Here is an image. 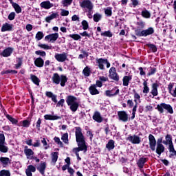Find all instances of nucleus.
Listing matches in <instances>:
<instances>
[{"mask_svg":"<svg viewBox=\"0 0 176 176\" xmlns=\"http://www.w3.org/2000/svg\"><path fill=\"white\" fill-rule=\"evenodd\" d=\"M75 129L76 141L78 147L74 148L73 153H75L79 162L82 160V158L79 156V152H87V145L86 144V138L83 135V133H82V128L80 126H76Z\"/></svg>","mask_w":176,"mask_h":176,"instance_id":"1","label":"nucleus"},{"mask_svg":"<svg viewBox=\"0 0 176 176\" xmlns=\"http://www.w3.org/2000/svg\"><path fill=\"white\" fill-rule=\"evenodd\" d=\"M148 144H149V148L151 151L153 152H155L158 155V157H160L162 154L164 153V151L166 150V147H164V145L160 144L156 145V138H155V136L152 134L148 135Z\"/></svg>","mask_w":176,"mask_h":176,"instance_id":"2","label":"nucleus"},{"mask_svg":"<svg viewBox=\"0 0 176 176\" xmlns=\"http://www.w3.org/2000/svg\"><path fill=\"white\" fill-rule=\"evenodd\" d=\"M52 80L55 85H60V83L61 87H65V83L68 82V77L64 74L60 76L58 73H54L52 76Z\"/></svg>","mask_w":176,"mask_h":176,"instance_id":"3","label":"nucleus"},{"mask_svg":"<svg viewBox=\"0 0 176 176\" xmlns=\"http://www.w3.org/2000/svg\"><path fill=\"white\" fill-rule=\"evenodd\" d=\"M155 109H157L160 113H164V109L165 111H167L168 113H170V115L174 113V110L173 109L171 104L166 103H160V104H157Z\"/></svg>","mask_w":176,"mask_h":176,"instance_id":"4","label":"nucleus"},{"mask_svg":"<svg viewBox=\"0 0 176 176\" xmlns=\"http://www.w3.org/2000/svg\"><path fill=\"white\" fill-rule=\"evenodd\" d=\"M9 148L5 145V134L3 131H0V152L1 153H8Z\"/></svg>","mask_w":176,"mask_h":176,"instance_id":"5","label":"nucleus"},{"mask_svg":"<svg viewBox=\"0 0 176 176\" xmlns=\"http://www.w3.org/2000/svg\"><path fill=\"white\" fill-rule=\"evenodd\" d=\"M80 6L82 9H88L89 15L91 13L93 10V3L90 0H83L82 1H80Z\"/></svg>","mask_w":176,"mask_h":176,"instance_id":"6","label":"nucleus"},{"mask_svg":"<svg viewBox=\"0 0 176 176\" xmlns=\"http://www.w3.org/2000/svg\"><path fill=\"white\" fill-rule=\"evenodd\" d=\"M109 78L115 82H119L120 77L118 72H116V67H111L109 71Z\"/></svg>","mask_w":176,"mask_h":176,"instance_id":"7","label":"nucleus"},{"mask_svg":"<svg viewBox=\"0 0 176 176\" xmlns=\"http://www.w3.org/2000/svg\"><path fill=\"white\" fill-rule=\"evenodd\" d=\"M126 140L133 144H141V138L137 135H129Z\"/></svg>","mask_w":176,"mask_h":176,"instance_id":"8","label":"nucleus"},{"mask_svg":"<svg viewBox=\"0 0 176 176\" xmlns=\"http://www.w3.org/2000/svg\"><path fill=\"white\" fill-rule=\"evenodd\" d=\"M68 54L63 52L62 54L56 53L54 55V58L58 61V63H64L65 61L68 60Z\"/></svg>","mask_w":176,"mask_h":176,"instance_id":"9","label":"nucleus"},{"mask_svg":"<svg viewBox=\"0 0 176 176\" xmlns=\"http://www.w3.org/2000/svg\"><path fill=\"white\" fill-rule=\"evenodd\" d=\"M120 92V89L118 87H114L111 90L105 91L106 97H115V96H118Z\"/></svg>","mask_w":176,"mask_h":176,"instance_id":"10","label":"nucleus"},{"mask_svg":"<svg viewBox=\"0 0 176 176\" xmlns=\"http://www.w3.org/2000/svg\"><path fill=\"white\" fill-rule=\"evenodd\" d=\"M118 116L119 120L124 122V123H126V122H129V119H130L129 118V114H127V112L124 111H118Z\"/></svg>","mask_w":176,"mask_h":176,"instance_id":"11","label":"nucleus"},{"mask_svg":"<svg viewBox=\"0 0 176 176\" xmlns=\"http://www.w3.org/2000/svg\"><path fill=\"white\" fill-rule=\"evenodd\" d=\"M153 34H155V30L153 29V28L150 27L146 30H142V32L138 33V36H148Z\"/></svg>","mask_w":176,"mask_h":176,"instance_id":"12","label":"nucleus"},{"mask_svg":"<svg viewBox=\"0 0 176 176\" xmlns=\"http://www.w3.org/2000/svg\"><path fill=\"white\" fill-rule=\"evenodd\" d=\"M137 28L135 30V34L138 36V34L142 32L145 28L146 23L143 21H140L136 23Z\"/></svg>","mask_w":176,"mask_h":176,"instance_id":"13","label":"nucleus"},{"mask_svg":"<svg viewBox=\"0 0 176 176\" xmlns=\"http://www.w3.org/2000/svg\"><path fill=\"white\" fill-rule=\"evenodd\" d=\"M57 39H58V33H53L45 37V41H49L51 43H54Z\"/></svg>","mask_w":176,"mask_h":176,"instance_id":"14","label":"nucleus"},{"mask_svg":"<svg viewBox=\"0 0 176 176\" xmlns=\"http://www.w3.org/2000/svg\"><path fill=\"white\" fill-rule=\"evenodd\" d=\"M14 27V25L13 24H9L8 23H6L3 24L1 31V32H6V31H13V28Z\"/></svg>","mask_w":176,"mask_h":176,"instance_id":"15","label":"nucleus"},{"mask_svg":"<svg viewBox=\"0 0 176 176\" xmlns=\"http://www.w3.org/2000/svg\"><path fill=\"white\" fill-rule=\"evenodd\" d=\"M164 145H168V147L173 146V137L170 134H167L165 135V140L163 141Z\"/></svg>","mask_w":176,"mask_h":176,"instance_id":"16","label":"nucleus"},{"mask_svg":"<svg viewBox=\"0 0 176 176\" xmlns=\"http://www.w3.org/2000/svg\"><path fill=\"white\" fill-rule=\"evenodd\" d=\"M13 50L14 49L12 47H8L1 53V56H3V57H10L12 53H13Z\"/></svg>","mask_w":176,"mask_h":176,"instance_id":"17","label":"nucleus"},{"mask_svg":"<svg viewBox=\"0 0 176 176\" xmlns=\"http://www.w3.org/2000/svg\"><path fill=\"white\" fill-rule=\"evenodd\" d=\"M89 91L91 96H97L98 94H100V91L97 89V87L94 85V84L91 85L89 87Z\"/></svg>","mask_w":176,"mask_h":176,"instance_id":"18","label":"nucleus"},{"mask_svg":"<svg viewBox=\"0 0 176 176\" xmlns=\"http://www.w3.org/2000/svg\"><path fill=\"white\" fill-rule=\"evenodd\" d=\"M148 162V158L142 157L137 162L136 164L139 168H144V166H145V163Z\"/></svg>","mask_w":176,"mask_h":176,"instance_id":"19","label":"nucleus"},{"mask_svg":"<svg viewBox=\"0 0 176 176\" xmlns=\"http://www.w3.org/2000/svg\"><path fill=\"white\" fill-rule=\"evenodd\" d=\"M76 100H78V98L72 95L67 96L66 97V102H67L68 107L69 105H72V104L76 102Z\"/></svg>","mask_w":176,"mask_h":176,"instance_id":"20","label":"nucleus"},{"mask_svg":"<svg viewBox=\"0 0 176 176\" xmlns=\"http://www.w3.org/2000/svg\"><path fill=\"white\" fill-rule=\"evenodd\" d=\"M157 87H159V84L157 82H154L152 84L151 86V94L153 97H156L159 94V92L157 91Z\"/></svg>","mask_w":176,"mask_h":176,"instance_id":"21","label":"nucleus"},{"mask_svg":"<svg viewBox=\"0 0 176 176\" xmlns=\"http://www.w3.org/2000/svg\"><path fill=\"white\" fill-rule=\"evenodd\" d=\"M41 8H43V9H50L54 6V5L52 3H50V1H43L40 4Z\"/></svg>","mask_w":176,"mask_h":176,"instance_id":"22","label":"nucleus"},{"mask_svg":"<svg viewBox=\"0 0 176 176\" xmlns=\"http://www.w3.org/2000/svg\"><path fill=\"white\" fill-rule=\"evenodd\" d=\"M4 115L6 116V118L10 121L11 122V123L12 124H15L17 126V124H19V120H17L16 119H15L14 118L12 117V116L6 113V110H4Z\"/></svg>","mask_w":176,"mask_h":176,"instance_id":"23","label":"nucleus"},{"mask_svg":"<svg viewBox=\"0 0 176 176\" xmlns=\"http://www.w3.org/2000/svg\"><path fill=\"white\" fill-rule=\"evenodd\" d=\"M0 162L3 167H8L10 164V159L8 157H1Z\"/></svg>","mask_w":176,"mask_h":176,"instance_id":"24","label":"nucleus"},{"mask_svg":"<svg viewBox=\"0 0 176 176\" xmlns=\"http://www.w3.org/2000/svg\"><path fill=\"white\" fill-rule=\"evenodd\" d=\"M34 65L38 67V68H42L45 65V60L41 57H38L34 60Z\"/></svg>","mask_w":176,"mask_h":176,"instance_id":"25","label":"nucleus"},{"mask_svg":"<svg viewBox=\"0 0 176 176\" xmlns=\"http://www.w3.org/2000/svg\"><path fill=\"white\" fill-rule=\"evenodd\" d=\"M92 119H94L95 122H97V123H101L102 122V117L101 116V114L98 111H96L94 113Z\"/></svg>","mask_w":176,"mask_h":176,"instance_id":"26","label":"nucleus"},{"mask_svg":"<svg viewBox=\"0 0 176 176\" xmlns=\"http://www.w3.org/2000/svg\"><path fill=\"white\" fill-rule=\"evenodd\" d=\"M38 171L41 174V175L45 176V170H46V162L41 163L37 167Z\"/></svg>","mask_w":176,"mask_h":176,"instance_id":"27","label":"nucleus"},{"mask_svg":"<svg viewBox=\"0 0 176 176\" xmlns=\"http://www.w3.org/2000/svg\"><path fill=\"white\" fill-rule=\"evenodd\" d=\"M96 64H98V68L100 69L102 71H103V69H105V67H104V64H105V59L102 58L96 59Z\"/></svg>","mask_w":176,"mask_h":176,"instance_id":"28","label":"nucleus"},{"mask_svg":"<svg viewBox=\"0 0 176 176\" xmlns=\"http://www.w3.org/2000/svg\"><path fill=\"white\" fill-rule=\"evenodd\" d=\"M131 79H133V76H124L122 78L123 86H129Z\"/></svg>","mask_w":176,"mask_h":176,"instance_id":"29","label":"nucleus"},{"mask_svg":"<svg viewBox=\"0 0 176 176\" xmlns=\"http://www.w3.org/2000/svg\"><path fill=\"white\" fill-rule=\"evenodd\" d=\"M44 119L45 120H58V119H61V116L46 114L44 116Z\"/></svg>","mask_w":176,"mask_h":176,"instance_id":"30","label":"nucleus"},{"mask_svg":"<svg viewBox=\"0 0 176 176\" xmlns=\"http://www.w3.org/2000/svg\"><path fill=\"white\" fill-rule=\"evenodd\" d=\"M46 97H49V98H52V101L57 104V96L52 94V91H46L45 92Z\"/></svg>","mask_w":176,"mask_h":176,"instance_id":"31","label":"nucleus"},{"mask_svg":"<svg viewBox=\"0 0 176 176\" xmlns=\"http://www.w3.org/2000/svg\"><path fill=\"white\" fill-rule=\"evenodd\" d=\"M51 163H53V164H56L57 163V160H58V152H52L51 153Z\"/></svg>","mask_w":176,"mask_h":176,"instance_id":"32","label":"nucleus"},{"mask_svg":"<svg viewBox=\"0 0 176 176\" xmlns=\"http://www.w3.org/2000/svg\"><path fill=\"white\" fill-rule=\"evenodd\" d=\"M30 79L32 82L36 85V86H39V83H41V80L38 76L34 75V74H30Z\"/></svg>","mask_w":176,"mask_h":176,"instance_id":"33","label":"nucleus"},{"mask_svg":"<svg viewBox=\"0 0 176 176\" xmlns=\"http://www.w3.org/2000/svg\"><path fill=\"white\" fill-rule=\"evenodd\" d=\"M30 125L31 122L29 121L28 120H24L17 124V126H22V127H25L26 129H28V127H30Z\"/></svg>","mask_w":176,"mask_h":176,"instance_id":"34","label":"nucleus"},{"mask_svg":"<svg viewBox=\"0 0 176 176\" xmlns=\"http://www.w3.org/2000/svg\"><path fill=\"white\" fill-rule=\"evenodd\" d=\"M82 74L85 78H89L90 75L91 74V70L89 66H86L83 70H82Z\"/></svg>","mask_w":176,"mask_h":176,"instance_id":"35","label":"nucleus"},{"mask_svg":"<svg viewBox=\"0 0 176 176\" xmlns=\"http://www.w3.org/2000/svg\"><path fill=\"white\" fill-rule=\"evenodd\" d=\"M24 153L27 156V157L34 156V151H32V149L28 148V146H25Z\"/></svg>","mask_w":176,"mask_h":176,"instance_id":"36","label":"nucleus"},{"mask_svg":"<svg viewBox=\"0 0 176 176\" xmlns=\"http://www.w3.org/2000/svg\"><path fill=\"white\" fill-rule=\"evenodd\" d=\"M106 148L109 151H112V149H114L115 148V141L113 140H109L108 143L106 144Z\"/></svg>","mask_w":176,"mask_h":176,"instance_id":"37","label":"nucleus"},{"mask_svg":"<svg viewBox=\"0 0 176 176\" xmlns=\"http://www.w3.org/2000/svg\"><path fill=\"white\" fill-rule=\"evenodd\" d=\"M69 107H70V111H72V112H76L78 108H79V102H76L69 105Z\"/></svg>","mask_w":176,"mask_h":176,"instance_id":"38","label":"nucleus"},{"mask_svg":"<svg viewBox=\"0 0 176 176\" xmlns=\"http://www.w3.org/2000/svg\"><path fill=\"white\" fill-rule=\"evenodd\" d=\"M23 56L21 57H16V63L17 64L15 65V69H19L21 65H23Z\"/></svg>","mask_w":176,"mask_h":176,"instance_id":"39","label":"nucleus"},{"mask_svg":"<svg viewBox=\"0 0 176 176\" xmlns=\"http://www.w3.org/2000/svg\"><path fill=\"white\" fill-rule=\"evenodd\" d=\"M104 14H106L107 17H111L112 16V7H107V8H104Z\"/></svg>","mask_w":176,"mask_h":176,"instance_id":"40","label":"nucleus"},{"mask_svg":"<svg viewBox=\"0 0 176 176\" xmlns=\"http://www.w3.org/2000/svg\"><path fill=\"white\" fill-rule=\"evenodd\" d=\"M141 14L144 19H151V12L148 10H142Z\"/></svg>","mask_w":176,"mask_h":176,"instance_id":"41","label":"nucleus"},{"mask_svg":"<svg viewBox=\"0 0 176 176\" xmlns=\"http://www.w3.org/2000/svg\"><path fill=\"white\" fill-rule=\"evenodd\" d=\"M168 151L170 152V155L169 157H173L174 156L176 157V151L175 148H174V145L170 146V147H168Z\"/></svg>","mask_w":176,"mask_h":176,"instance_id":"42","label":"nucleus"},{"mask_svg":"<svg viewBox=\"0 0 176 176\" xmlns=\"http://www.w3.org/2000/svg\"><path fill=\"white\" fill-rule=\"evenodd\" d=\"M54 141L56 142V144H57V145H59L60 148H64V144L63 142H61V140H60V138L55 136L54 138Z\"/></svg>","mask_w":176,"mask_h":176,"instance_id":"43","label":"nucleus"},{"mask_svg":"<svg viewBox=\"0 0 176 176\" xmlns=\"http://www.w3.org/2000/svg\"><path fill=\"white\" fill-rule=\"evenodd\" d=\"M143 93L144 94H148V93H149V88L148 87V82H146V80H144L143 82Z\"/></svg>","mask_w":176,"mask_h":176,"instance_id":"44","label":"nucleus"},{"mask_svg":"<svg viewBox=\"0 0 176 176\" xmlns=\"http://www.w3.org/2000/svg\"><path fill=\"white\" fill-rule=\"evenodd\" d=\"M69 38H72V39H74V41H79L82 39V36L78 34H69Z\"/></svg>","mask_w":176,"mask_h":176,"instance_id":"45","label":"nucleus"},{"mask_svg":"<svg viewBox=\"0 0 176 176\" xmlns=\"http://www.w3.org/2000/svg\"><path fill=\"white\" fill-rule=\"evenodd\" d=\"M146 47L152 50L153 53H156V52H157V47H156L155 44L148 43L146 44Z\"/></svg>","mask_w":176,"mask_h":176,"instance_id":"46","label":"nucleus"},{"mask_svg":"<svg viewBox=\"0 0 176 176\" xmlns=\"http://www.w3.org/2000/svg\"><path fill=\"white\" fill-rule=\"evenodd\" d=\"M12 7L14 8L16 13H21V7H20V6L17 3H14Z\"/></svg>","mask_w":176,"mask_h":176,"instance_id":"47","label":"nucleus"},{"mask_svg":"<svg viewBox=\"0 0 176 176\" xmlns=\"http://www.w3.org/2000/svg\"><path fill=\"white\" fill-rule=\"evenodd\" d=\"M157 71V69H156V67H150L149 72L147 74V76H151V75H155Z\"/></svg>","mask_w":176,"mask_h":176,"instance_id":"48","label":"nucleus"},{"mask_svg":"<svg viewBox=\"0 0 176 176\" xmlns=\"http://www.w3.org/2000/svg\"><path fill=\"white\" fill-rule=\"evenodd\" d=\"M43 36H45V34H43V32H38L36 34L35 38L37 41H41L43 39Z\"/></svg>","mask_w":176,"mask_h":176,"instance_id":"49","label":"nucleus"},{"mask_svg":"<svg viewBox=\"0 0 176 176\" xmlns=\"http://www.w3.org/2000/svg\"><path fill=\"white\" fill-rule=\"evenodd\" d=\"M101 36H107V38H112L113 34L110 32V30L105 31L100 34Z\"/></svg>","mask_w":176,"mask_h":176,"instance_id":"50","label":"nucleus"},{"mask_svg":"<svg viewBox=\"0 0 176 176\" xmlns=\"http://www.w3.org/2000/svg\"><path fill=\"white\" fill-rule=\"evenodd\" d=\"M74 0H63L61 1L62 5H63L64 8L69 6V5L72 4Z\"/></svg>","mask_w":176,"mask_h":176,"instance_id":"51","label":"nucleus"},{"mask_svg":"<svg viewBox=\"0 0 176 176\" xmlns=\"http://www.w3.org/2000/svg\"><path fill=\"white\" fill-rule=\"evenodd\" d=\"M102 17V16H101L100 14L96 13L94 14V21H95V23H98V21L101 20Z\"/></svg>","mask_w":176,"mask_h":176,"instance_id":"52","label":"nucleus"},{"mask_svg":"<svg viewBox=\"0 0 176 176\" xmlns=\"http://www.w3.org/2000/svg\"><path fill=\"white\" fill-rule=\"evenodd\" d=\"M17 70H10V69H8V70H3L1 72V75H6L8 74H17Z\"/></svg>","mask_w":176,"mask_h":176,"instance_id":"53","label":"nucleus"},{"mask_svg":"<svg viewBox=\"0 0 176 176\" xmlns=\"http://www.w3.org/2000/svg\"><path fill=\"white\" fill-rule=\"evenodd\" d=\"M10 171L9 170L3 169L0 171V176H10Z\"/></svg>","mask_w":176,"mask_h":176,"instance_id":"54","label":"nucleus"},{"mask_svg":"<svg viewBox=\"0 0 176 176\" xmlns=\"http://www.w3.org/2000/svg\"><path fill=\"white\" fill-rule=\"evenodd\" d=\"M81 25H82V30L85 31H86V30H89V22H87V21L83 20L81 22Z\"/></svg>","mask_w":176,"mask_h":176,"instance_id":"55","label":"nucleus"},{"mask_svg":"<svg viewBox=\"0 0 176 176\" xmlns=\"http://www.w3.org/2000/svg\"><path fill=\"white\" fill-rule=\"evenodd\" d=\"M61 140L65 144H68V133H65L63 135H62Z\"/></svg>","mask_w":176,"mask_h":176,"instance_id":"56","label":"nucleus"},{"mask_svg":"<svg viewBox=\"0 0 176 176\" xmlns=\"http://www.w3.org/2000/svg\"><path fill=\"white\" fill-rule=\"evenodd\" d=\"M36 56H41V57H46V52L42 50H38L35 52Z\"/></svg>","mask_w":176,"mask_h":176,"instance_id":"57","label":"nucleus"},{"mask_svg":"<svg viewBox=\"0 0 176 176\" xmlns=\"http://www.w3.org/2000/svg\"><path fill=\"white\" fill-rule=\"evenodd\" d=\"M38 47H41V49H45V50H50V49H52V47L46 44H38Z\"/></svg>","mask_w":176,"mask_h":176,"instance_id":"58","label":"nucleus"},{"mask_svg":"<svg viewBox=\"0 0 176 176\" xmlns=\"http://www.w3.org/2000/svg\"><path fill=\"white\" fill-rule=\"evenodd\" d=\"M41 124H42V119L38 118L36 124V129L38 131H41Z\"/></svg>","mask_w":176,"mask_h":176,"instance_id":"59","label":"nucleus"},{"mask_svg":"<svg viewBox=\"0 0 176 176\" xmlns=\"http://www.w3.org/2000/svg\"><path fill=\"white\" fill-rule=\"evenodd\" d=\"M153 111V107L152 105H146L145 107L144 112H152Z\"/></svg>","mask_w":176,"mask_h":176,"instance_id":"60","label":"nucleus"},{"mask_svg":"<svg viewBox=\"0 0 176 176\" xmlns=\"http://www.w3.org/2000/svg\"><path fill=\"white\" fill-rule=\"evenodd\" d=\"M27 170L31 171L32 173H35V171H36V168L34 166V165H29L28 166Z\"/></svg>","mask_w":176,"mask_h":176,"instance_id":"61","label":"nucleus"},{"mask_svg":"<svg viewBox=\"0 0 176 176\" xmlns=\"http://www.w3.org/2000/svg\"><path fill=\"white\" fill-rule=\"evenodd\" d=\"M15 17H16V13L14 12H12L9 14L8 20H10V21H12V20H14Z\"/></svg>","mask_w":176,"mask_h":176,"instance_id":"62","label":"nucleus"},{"mask_svg":"<svg viewBox=\"0 0 176 176\" xmlns=\"http://www.w3.org/2000/svg\"><path fill=\"white\" fill-rule=\"evenodd\" d=\"M69 14V11L64 9L61 10L60 16H68Z\"/></svg>","mask_w":176,"mask_h":176,"instance_id":"63","label":"nucleus"},{"mask_svg":"<svg viewBox=\"0 0 176 176\" xmlns=\"http://www.w3.org/2000/svg\"><path fill=\"white\" fill-rule=\"evenodd\" d=\"M65 102V100L60 99L56 104V107H64V103Z\"/></svg>","mask_w":176,"mask_h":176,"instance_id":"64","label":"nucleus"}]
</instances>
